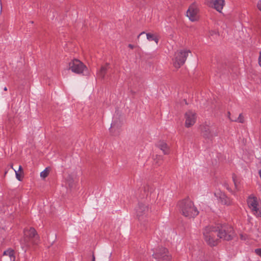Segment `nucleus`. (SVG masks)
I'll return each mask as SVG.
<instances>
[{"instance_id": "39448f33", "label": "nucleus", "mask_w": 261, "mask_h": 261, "mask_svg": "<svg viewBox=\"0 0 261 261\" xmlns=\"http://www.w3.org/2000/svg\"><path fill=\"white\" fill-rule=\"evenodd\" d=\"M247 205L251 213L256 217H261V211L257 197L250 195L247 200Z\"/></svg>"}, {"instance_id": "bb28decb", "label": "nucleus", "mask_w": 261, "mask_h": 261, "mask_svg": "<svg viewBox=\"0 0 261 261\" xmlns=\"http://www.w3.org/2000/svg\"><path fill=\"white\" fill-rule=\"evenodd\" d=\"M128 46L131 49H133L134 48V46L131 44H128Z\"/></svg>"}, {"instance_id": "9b49d317", "label": "nucleus", "mask_w": 261, "mask_h": 261, "mask_svg": "<svg viewBox=\"0 0 261 261\" xmlns=\"http://www.w3.org/2000/svg\"><path fill=\"white\" fill-rule=\"evenodd\" d=\"M198 9L196 5L192 4L187 11V16L191 21H195L198 20Z\"/></svg>"}, {"instance_id": "f8f14e48", "label": "nucleus", "mask_w": 261, "mask_h": 261, "mask_svg": "<svg viewBox=\"0 0 261 261\" xmlns=\"http://www.w3.org/2000/svg\"><path fill=\"white\" fill-rule=\"evenodd\" d=\"M215 196L219 199L220 202L224 205H230L232 203V200L228 197L223 192L217 190L215 192Z\"/></svg>"}, {"instance_id": "c85d7f7f", "label": "nucleus", "mask_w": 261, "mask_h": 261, "mask_svg": "<svg viewBox=\"0 0 261 261\" xmlns=\"http://www.w3.org/2000/svg\"><path fill=\"white\" fill-rule=\"evenodd\" d=\"M145 33L144 32H141L138 36V38H139L140 37V36H141L143 34H144Z\"/></svg>"}, {"instance_id": "dca6fc26", "label": "nucleus", "mask_w": 261, "mask_h": 261, "mask_svg": "<svg viewBox=\"0 0 261 261\" xmlns=\"http://www.w3.org/2000/svg\"><path fill=\"white\" fill-rule=\"evenodd\" d=\"M77 182L76 177L74 175H68L66 177V184L70 188H73Z\"/></svg>"}, {"instance_id": "a211bd4d", "label": "nucleus", "mask_w": 261, "mask_h": 261, "mask_svg": "<svg viewBox=\"0 0 261 261\" xmlns=\"http://www.w3.org/2000/svg\"><path fill=\"white\" fill-rule=\"evenodd\" d=\"M108 65L101 66L100 70L97 73V76L100 79H103L108 68Z\"/></svg>"}, {"instance_id": "2f4dec72", "label": "nucleus", "mask_w": 261, "mask_h": 261, "mask_svg": "<svg viewBox=\"0 0 261 261\" xmlns=\"http://www.w3.org/2000/svg\"><path fill=\"white\" fill-rule=\"evenodd\" d=\"M233 181H234V185L236 186V182H235V180H234V177H233Z\"/></svg>"}, {"instance_id": "0eeeda50", "label": "nucleus", "mask_w": 261, "mask_h": 261, "mask_svg": "<svg viewBox=\"0 0 261 261\" xmlns=\"http://www.w3.org/2000/svg\"><path fill=\"white\" fill-rule=\"evenodd\" d=\"M150 209L148 204L140 203L136 208L137 217L140 221L145 220L149 215Z\"/></svg>"}, {"instance_id": "f03ea898", "label": "nucleus", "mask_w": 261, "mask_h": 261, "mask_svg": "<svg viewBox=\"0 0 261 261\" xmlns=\"http://www.w3.org/2000/svg\"><path fill=\"white\" fill-rule=\"evenodd\" d=\"M203 236L206 243L212 246H216L218 241V231L213 227H206L203 231Z\"/></svg>"}, {"instance_id": "2eb2a0df", "label": "nucleus", "mask_w": 261, "mask_h": 261, "mask_svg": "<svg viewBox=\"0 0 261 261\" xmlns=\"http://www.w3.org/2000/svg\"><path fill=\"white\" fill-rule=\"evenodd\" d=\"M24 234L25 237H27L30 239L34 238L36 240L38 239V238L35 229L33 228L25 229L24 231Z\"/></svg>"}, {"instance_id": "6ab92c4d", "label": "nucleus", "mask_w": 261, "mask_h": 261, "mask_svg": "<svg viewBox=\"0 0 261 261\" xmlns=\"http://www.w3.org/2000/svg\"><path fill=\"white\" fill-rule=\"evenodd\" d=\"M3 255H8L9 256L11 261H15V257L14 256V252L12 249H9L5 251L3 253Z\"/></svg>"}, {"instance_id": "72a5a7b5", "label": "nucleus", "mask_w": 261, "mask_h": 261, "mask_svg": "<svg viewBox=\"0 0 261 261\" xmlns=\"http://www.w3.org/2000/svg\"><path fill=\"white\" fill-rule=\"evenodd\" d=\"M231 118H232V119H237V118H236V117L234 118V117H231Z\"/></svg>"}, {"instance_id": "423d86ee", "label": "nucleus", "mask_w": 261, "mask_h": 261, "mask_svg": "<svg viewBox=\"0 0 261 261\" xmlns=\"http://www.w3.org/2000/svg\"><path fill=\"white\" fill-rule=\"evenodd\" d=\"M234 236L233 229L227 225H221L218 231V237L224 240H231Z\"/></svg>"}, {"instance_id": "4be33fe9", "label": "nucleus", "mask_w": 261, "mask_h": 261, "mask_svg": "<svg viewBox=\"0 0 261 261\" xmlns=\"http://www.w3.org/2000/svg\"><path fill=\"white\" fill-rule=\"evenodd\" d=\"M48 174H49V171L47 170V169L46 168L45 169H44L43 171H42L40 173V176L43 178H45V177H46L48 176Z\"/></svg>"}, {"instance_id": "9d476101", "label": "nucleus", "mask_w": 261, "mask_h": 261, "mask_svg": "<svg viewBox=\"0 0 261 261\" xmlns=\"http://www.w3.org/2000/svg\"><path fill=\"white\" fill-rule=\"evenodd\" d=\"M196 114L194 112L187 111L185 114V126L189 128L194 125L196 122Z\"/></svg>"}, {"instance_id": "aec40b11", "label": "nucleus", "mask_w": 261, "mask_h": 261, "mask_svg": "<svg viewBox=\"0 0 261 261\" xmlns=\"http://www.w3.org/2000/svg\"><path fill=\"white\" fill-rule=\"evenodd\" d=\"M229 120L231 121L238 122L239 123H243L244 122V117L242 114H240L237 119H232L229 117Z\"/></svg>"}, {"instance_id": "1a4fd4ad", "label": "nucleus", "mask_w": 261, "mask_h": 261, "mask_svg": "<svg viewBox=\"0 0 261 261\" xmlns=\"http://www.w3.org/2000/svg\"><path fill=\"white\" fill-rule=\"evenodd\" d=\"M156 261H171L172 255L168 250L165 248H159L158 251L153 254Z\"/></svg>"}, {"instance_id": "7c9ffc66", "label": "nucleus", "mask_w": 261, "mask_h": 261, "mask_svg": "<svg viewBox=\"0 0 261 261\" xmlns=\"http://www.w3.org/2000/svg\"><path fill=\"white\" fill-rule=\"evenodd\" d=\"M95 256H94V254H93L92 261H95Z\"/></svg>"}, {"instance_id": "473e14b6", "label": "nucleus", "mask_w": 261, "mask_h": 261, "mask_svg": "<svg viewBox=\"0 0 261 261\" xmlns=\"http://www.w3.org/2000/svg\"><path fill=\"white\" fill-rule=\"evenodd\" d=\"M4 91H7V88L6 87H5L4 88Z\"/></svg>"}, {"instance_id": "b1692460", "label": "nucleus", "mask_w": 261, "mask_h": 261, "mask_svg": "<svg viewBox=\"0 0 261 261\" xmlns=\"http://www.w3.org/2000/svg\"><path fill=\"white\" fill-rule=\"evenodd\" d=\"M257 7L258 9L261 11V0L258 3Z\"/></svg>"}, {"instance_id": "6e6552de", "label": "nucleus", "mask_w": 261, "mask_h": 261, "mask_svg": "<svg viewBox=\"0 0 261 261\" xmlns=\"http://www.w3.org/2000/svg\"><path fill=\"white\" fill-rule=\"evenodd\" d=\"M69 68L77 74H82L87 70L83 63L77 59H74L69 63Z\"/></svg>"}, {"instance_id": "393cba45", "label": "nucleus", "mask_w": 261, "mask_h": 261, "mask_svg": "<svg viewBox=\"0 0 261 261\" xmlns=\"http://www.w3.org/2000/svg\"><path fill=\"white\" fill-rule=\"evenodd\" d=\"M258 63L259 66L261 67V52L260 53L259 57L258 58Z\"/></svg>"}, {"instance_id": "5701e85b", "label": "nucleus", "mask_w": 261, "mask_h": 261, "mask_svg": "<svg viewBox=\"0 0 261 261\" xmlns=\"http://www.w3.org/2000/svg\"><path fill=\"white\" fill-rule=\"evenodd\" d=\"M254 252L256 253V254L261 257V248H257L255 249Z\"/></svg>"}, {"instance_id": "412c9836", "label": "nucleus", "mask_w": 261, "mask_h": 261, "mask_svg": "<svg viewBox=\"0 0 261 261\" xmlns=\"http://www.w3.org/2000/svg\"><path fill=\"white\" fill-rule=\"evenodd\" d=\"M14 171L15 172L16 178H17V179H18L19 181H21L23 173L19 172V171H16L15 170H14Z\"/></svg>"}, {"instance_id": "f3484780", "label": "nucleus", "mask_w": 261, "mask_h": 261, "mask_svg": "<svg viewBox=\"0 0 261 261\" xmlns=\"http://www.w3.org/2000/svg\"><path fill=\"white\" fill-rule=\"evenodd\" d=\"M146 38L148 41H153L158 44L160 39V36L156 33H146Z\"/></svg>"}, {"instance_id": "cd10ccee", "label": "nucleus", "mask_w": 261, "mask_h": 261, "mask_svg": "<svg viewBox=\"0 0 261 261\" xmlns=\"http://www.w3.org/2000/svg\"><path fill=\"white\" fill-rule=\"evenodd\" d=\"M19 172H22L23 173V171H22V167L21 166H19V169H18V170Z\"/></svg>"}, {"instance_id": "7ed1b4c3", "label": "nucleus", "mask_w": 261, "mask_h": 261, "mask_svg": "<svg viewBox=\"0 0 261 261\" xmlns=\"http://www.w3.org/2000/svg\"><path fill=\"white\" fill-rule=\"evenodd\" d=\"M191 52L189 49H183L176 51L173 59V65L176 68H179L185 63L187 57Z\"/></svg>"}, {"instance_id": "4468645a", "label": "nucleus", "mask_w": 261, "mask_h": 261, "mask_svg": "<svg viewBox=\"0 0 261 261\" xmlns=\"http://www.w3.org/2000/svg\"><path fill=\"white\" fill-rule=\"evenodd\" d=\"M156 146L163 151L164 154H169L170 151V147L164 141H159L156 144Z\"/></svg>"}, {"instance_id": "20e7f679", "label": "nucleus", "mask_w": 261, "mask_h": 261, "mask_svg": "<svg viewBox=\"0 0 261 261\" xmlns=\"http://www.w3.org/2000/svg\"><path fill=\"white\" fill-rule=\"evenodd\" d=\"M199 128L202 135L205 138L210 139L218 135L214 124L210 121L204 122Z\"/></svg>"}, {"instance_id": "f257e3e1", "label": "nucleus", "mask_w": 261, "mask_h": 261, "mask_svg": "<svg viewBox=\"0 0 261 261\" xmlns=\"http://www.w3.org/2000/svg\"><path fill=\"white\" fill-rule=\"evenodd\" d=\"M177 206L180 212L186 217L194 218L199 214L194 202L189 198L179 201Z\"/></svg>"}, {"instance_id": "ddd939ff", "label": "nucleus", "mask_w": 261, "mask_h": 261, "mask_svg": "<svg viewBox=\"0 0 261 261\" xmlns=\"http://www.w3.org/2000/svg\"><path fill=\"white\" fill-rule=\"evenodd\" d=\"M225 4V0H211L209 6L221 13Z\"/></svg>"}, {"instance_id": "a878e982", "label": "nucleus", "mask_w": 261, "mask_h": 261, "mask_svg": "<svg viewBox=\"0 0 261 261\" xmlns=\"http://www.w3.org/2000/svg\"><path fill=\"white\" fill-rule=\"evenodd\" d=\"M224 186L226 187V188L228 190V191H230L231 189L229 188L228 185L226 184H225Z\"/></svg>"}, {"instance_id": "c756f323", "label": "nucleus", "mask_w": 261, "mask_h": 261, "mask_svg": "<svg viewBox=\"0 0 261 261\" xmlns=\"http://www.w3.org/2000/svg\"><path fill=\"white\" fill-rule=\"evenodd\" d=\"M227 116H228V118L229 119V117H231V114H230V113L229 112H228L227 113Z\"/></svg>"}]
</instances>
